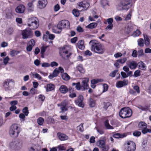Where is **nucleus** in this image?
Masks as SVG:
<instances>
[{"mask_svg":"<svg viewBox=\"0 0 151 151\" xmlns=\"http://www.w3.org/2000/svg\"><path fill=\"white\" fill-rule=\"evenodd\" d=\"M104 123L105 126L107 129H113V127L109 124L108 120L106 121Z\"/></svg>","mask_w":151,"mask_h":151,"instance_id":"4c0bfd02","label":"nucleus"},{"mask_svg":"<svg viewBox=\"0 0 151 151\" xmlns=\"http://www.w3.org/2000/svg\"><path fill=\"white\" fill-rule=\"evenodd\" d=\"M138 44L139 46L142 47L144 46V41L142 38H140L138 40Z\"/></svg>","mask_w":151,"mask_h":151,"instance_id":"c9c22d12","label":"nucleus"},{"mask_svg":"<svg viewBox=\"0 0 151 151\" xmlns=\"http://www.w3.org/2000/svg\"><path fill=\"white\" fill-rule=\"evenodd\" d=\"M137 54L138 57H140L144 55L143 50L142 49L139 50L137 52Z\"/></svg>","mask_w":151,"mask_h":151,"instance_id":"4d7b16f0","label":"nucleus"},{"mask_svg":"<svg viewBox=\"0 0 151 151\" xmlns=\"http://www.w3.org/2000/svg\"><path fill=\"white\" fill-rule=\"evenodd\" d=\"M48 47V46H42L41 48V54H42L41 57L43 58H44L43 54L45 52L47 49V47Z\"/></svg>","mask_w":151,"mask_h":151,"instance_id":"f704fd0d","label":"nucleus"},{"mask_svg":"<svg viewBox=\"0 0 151 151\" xmlns=\"http://www.w3.org/2000/svg\"><path fill=\"white\" fill-rule=\"evenodd\" d=\"M12 79H7L3 83V86L4 88L6 89L9 88V85L10 82L12 81Z\"/></svg>","mask_w":151,"mask_h":151,"instance_id":"393cba45","label":"nucleus"},{"mask_svg":"<svg viewBox=\"0 0 151 151\" xmlns=\"http://www.w3.org/2000/svg\"><path fill=\"white\" fill-rule=\"evenodd\" d=\"M106 21L109 24H113L112 23L113 22V19L112 18H109L107 19Z\"/></svg>","mask_w":151,"mask_h":151,"instance_id":"e2e57ef3","label":"nucleus"},{"mask_svg":"<svg viewBox=\"0 0 151 151\" xmlns=\"http://www.w3.org/2000/svg\"><path fill=\"white\" fill-rule=\"evenodd\" d=\"M103 87L104 90L103 91V92H106L107 91L108 89V85L106 84H104L103 85Z\"/></svg>","mask_w":151,"mask_h":151,"instance_id":"13d9d810","label":"nucleus"},{"mask_svg":"<svg viewBox=\"0 0 151 151\" xmlns=\"http://www.w3.org/2000/svg\"><path fill=\"white\" fill-rule=\"evenodd\" d=\"M38 99L40 101H44L45 99L44 95L42 94L38 96Z\"/></svg>","mask_w":151,"mask_h":151,"instance_id":"0e129e2a","label":"nucleus"},{"mask_svg":"<svg viewBox=\"0 0 151 151\" xmlns=\"http://www.w3.org/2000/svg\"><path fill=\"white\" fill-rule=\"evenodd\" d=\"M138 65L139 69L143 70H145L146 69V66L145 64L142 62L140 61L137 64Z\"/></svg>","mask_w":151,"mask_h":151,"instance_id":"bb28decb","label":"nucleus"},{"mask_svg":"<svg viewBox=\"0 0 151 151\" xmlns=\"http://www.w3.org/2000/svg\"><path fill=\"white\" fill-rule=\"evenodd\" d=\"M113 137L116 138H122L124 137L122 134L119 133H116L113 135Z\"/></svg>","mask_w":151,"mask_h":151,"instance_id":"49530a36","label":"nucleus"},{"mask_svg":"<svg viewBox=\"0 0 151 151\" xmlns=\"http://www.w3.org/2000/svg\"><path fill=\"white\" fill-rule=\"evenodd\" d=\"M118 70H115L110 73L109 76L111 77H115L116 73L117 72Z\"/></svg>","mask_w":151,"mask_h":151,"instance_id":"8fccbe9b","label":"nucleus"},{"mask_svg":"<svg viewBox=\"0 0 151 151\" xmlns=\"http://www.w3.org/2000/svg\"><path fill=\"white\" fill-rule=\"evenodd\" d=\"M46 34L47 35H48L49 38L50 39L53 40L55 37V35L53 34H50L49 32L47 31Z\"/></svg>","mask_w":151,"mask_h":151,"instance_id":"c03bdc74","label":"nucleus"},{"mask_svg":"<svg viewBox=\"0 0 151 151\" xmlns=\"http://www.w3.org/2000/svg\"><path fill=\"white\" fill-rule=\"evenodd\" d=\"M132 0H122L120 4L117 6V8L120 10H127L130 8L129 5L132 3Z\"/></svg>","mask_w":151,"mask_h":151,"instance_id":"423d86ee","label":"nucleus"},{"mask_svg":"<svg viewBox=\"0 0 151 151\" xmlns=\"http://www.w3.org/2000/svg\"><path fill=\"white\" fill-rule=\"evenodd\" d=\"M13 32V29L12 28H9L6 30V32L9 35H12Z\"/></svg>","mask_w":151,"mask_h":151,"instance_id":"5fc2aeb1","label":"nucleus"},{"mask_svg":"<svg viewBox=\"0 0 151 151\" xmlns=\"http://www.w3.org/2000/svg\"><path fill=\"white\" fill-rule=\"evenodd\" d=\"M140 34V31L138 29H137L134 31L132 35L134 37L138 36Z\"/></svg>","mask_w":151,"mask_h":151,"instance_id":"a19ab883","label":"nucleus"},{"mask_svg":"<svg viewBox=\"0 0 151 151\" xmlns=\"http://www.w3.org/2000/svg\"><path fill=\"white\" fill-rule=\"evenodd\" d=\"M21 131V129L18 125L13 124L10 127L9 130V134L12 137L16 138Z\"/></svg>","mask_w":151,"mask_h":151,"instance_id":"f03ea898","label":"nucleus"},{"mask_svg":"<svg viewBox=\"0 0 151 151\" xmlns=\"http://www.w3.org/2000/svg\"><path fill=\"white\" fill-rule=\"evenodd\" d=\"M140 71L139 70H138L134 72V76L135 77H136L140 76Z\"/></svg>","mask_w":151,"mask_h":151,"instance_id":"09e8293b","label":"nucleus"},{"mask_svg":"<svg viewBox=\"0 0 151 151\" xmlns=\"http://www.w3.org/2000/svg\"><path fill=\"white\" fill-rule=\"evenodd\" d=\"M147 124L145 122H139L138 127L140 130H141L142 132L144 134L147 132L151 133V129L147 128Z\"/></svg>","mask_w":151,"mask_h":151,"instance_id":"6e6552de","label":"nucleus"},{"mask_svg":"<svg viewBox=\"0 0 151 151\" xmlns=\"http://www.w3.org/2000/svg\"><path fill=\"white\" fill-rule=\"evenodd\" d=\"M30 75V76L33 77L35 76V78H37L39 80H40L42 79V77L41 76L37 73H31Z\"/></svg>","mask_w":151,"mask_h":151,"instance_id":"7c9ffc66","label":"nucleus"},{"mask_svg":"<svg viewBox=\"0 0 151 151\" xmlns=\"http://www.w3.org/2000/svg\"><path fill=\"white\" fill-rule=\"evenodd\" d=\"M89 104L91 107H93L95 105V101L92 98H90L89 99Z\"/></svg>","mask_w":151,"mask_h":151,"instance_id":"72a5a7b5","label":"nucleus"},{"mask_svg":"<svg viewBox=\"0 0 151 151\" xmlns=\"http://www.w3.org/2000/svg\"><path fill=\"white\" fill-rule=\"evenodd\" d=\"M55 88V86L51 84H49L47 85L46 90L47 91H51Z\"/></svg>","mask_w":151,"mask_h":151,"instance_id":"c85d7f7f","label":"nucleus"},{"mask_svg":"<svg viewBox=\"0 0 151 151\" xmlns=\"http://www.w3.org/2000/svg\"><path fill=\"white\" fill-rule=\"evenodd\" d=\"M57 135L59 139L61 141H64L67 140L68 139V137L66 134L61 133H58Z\"/></svg>","mask_w":151,"mask_h":151,"instance_id":"5701e85b","label":"nucleus"},{"mask_svg":"<svg viewBox=\"0 0 151 151\" xmlns=\"http://www.w3.org/2000/svg\"><path fill=\"white\" fill-rule=\"evenodd\" d=\"M67 105V101L66 100L62 102L60 104L58 105V106H60V109L61 110V111L60 112V113H63L64 112L68 110V108L66 107Z\"/></svg>","mask_w":151,"mask_h":151,"instance_id":"4468645a","label":"nucleus"},{"mask_svg":"<svg viewBox=\"0 0 151 151\" xmlns=\"http://www.w3.org/2000/svg\"><path fill=\"white\" fill-rule=\"evenodd\" d=\"M23 145L22 141L16 140L11 142L9 144V147L13 150H18L22 148Z\"/></svg>","mask_w":151,"mask_h":151,"instance_id":"0eeeda50","label":"nucleus"},{"mask_svg":"<svg viewBox=\"0 0 151 151\" xmlns=\"http://www.w3.org/2000/svg\"><path fill=\"white\" fill-rule=\"evenodd\" d=\"M100 4L103 8L108 6H109V0H100Z\"/></svg>","mask_w":151,"mask_h":151,"instance_id":"b1692460","label":"nucleus"},{"mask_svg":"<svg viewBox=\"0 0 151 151\" xmlns=\"http://www.w3.org/2000/svg\"><path fill=\"white\" fill-rule=\"evenodd\" d=\"M33 47L31 46L30 45H28L27 46L26 48L27 51L28 52L31 51L32 50Z\"/></svg>","mask_w":151,"mask_h":151,"instance_id":"774afa93","label":"nucleus"},{"mask_svg":"<svg viewBox=\"0 0 151 151\" xmlns=\"http://www.w3.org/2000/svg\"><path fill=\"white\" fill-rule=\"evenodd\" d=\"M35 44V42L34 40L33 39L31 40L29 42H28V45H30L31 46L33 47Z\"/></svg>","mask_w":151,"mask_h":151,"instance_id":"a18cd8bd","label":"nucleus"},{"mask_svg":"<svg viewBox=\"0 0 151 151\" xmlns=\"http://www.w3.org/2000/svg\"><path fill=\"white\" fill-rule=\"evenodd\" d=\"M77 31L79 32H82L83 30V28L80 26H78L76 28Z\"/></svg>","mask_w":151,"mask_h":151,"instance_id":"338daca9","label":"nucleus"},{"mask_svg":"<svg viewBox=\"0 0 151 151\" xmlns=\"http://www.w3.org/2000/svg\"><path fill=\"white\" fill-rule=\"evenodd\" d=\"M145 44L146 45H148L150 43V40L148 35L146 34H143Z\"/></svg>","mask_w":151,"mask_h":151,"instance_id":"cd10ccee","label":"nucleus"},{"mask_svg":"<svg viewBox=\"0 0 151 151\" xmlns=\"http://www.w3.org/2000/svg\"><path fill=\"white\" fill-rule=\"evenodd\" d=\"M38 7L40 9L45 8L47 4V0H39L38 1Z\"/></svg>","mask_w":151,"mask_h":151,"instance_id":"f3484780","label":"nucleus"},{"mask_svg":"<svg viewBox=\"0 0 151 151\" xmlns=\"http://www.w3.org/2000/svg\"><path fill=\"white\" fill-rule=\"evenodd\" d=\"M58 25L60 26L62 29L65 28H69L70 27V24L68 20H64L59 22Z\"/></svg>","mask_w":151,"mask_h":151,"instance_id":"9b49d317","label":"nucleus"},{"mask_svg":"<svg viewBox=\"0 0 151 151\" xmlns=\"http://www.w3.org/2000/svg\"><path fill=\"white\" fill-rule=\"evenodd\" d=\"M9 60V58L8 56L5 58L3 60V62L5 65H6L8 63V61Z\"/></svg>","mask_w":151,"mask_h":151,"instance_id":"bf43d9fd","label":"nucleus"},{"mask_svg":"<svg viewBox=\"0 0 151 151\" xmlns=\"http://www.w3.org/2000/svg\"><path fill=\"white\" fill-rule=\"evenodd\" d=\"M83 96L81 95L78 97L77 99L75 100V102L76 105L79 106L83 107L84 106V103L83 102Z\"/></svg>","mask_w":151,"mask_h":151,"instance_id":"f8f14e48","label":"nucleus"},{"mask_svg":"<svg viewBox=\"0 0 151 151\" xmlns=\"http://www.w3.org/2000/svg\"><path fill=\"white\" fill-rule=\"evenodd\" d=\"M72 85L73 86L76 85V88L78 90H80L82 88L80 85V83L79 82L76 83H73Z\"/></svg>","mask_w":151,"mask_h":151,"instance_id":"ea45409f","label":"nucleus"},{"mask_svg":"<svg viewBox=\"0 0 151 151\" xmlns=\"http://www.w3.org/2000/svg\"><path fill=\"white\" fill-rule=\"evenodd\" d=\"M77 68L78 70L81 73H83L85 71V70L83 68V65H79L77 67Z\"/></svg>","mask_w":151,"mask_h":151,"instance_id":"473e14b6","label":"nucleus"},{"mask_svg":"<svg viewBox=\"0 0 151 151\" xmlns=\"http://www.w3.org/2000/svg\"><path fill=\"white\" fill-rule=\"evenodd\" d=\"M39 24L38 19L36 17H32L27 19V26L32 29H37Z\"/></svg>","mask_w":151,"mask_h":151,"instance_id":"20e7f679","label":"nucleus"},{"mask_svg":"<svg viewBox=\"0 0 151 151\" xmlns=\"http://www.w3.org/2000/svg\"><path fill=\"white\" fill-rule=\"evenodd\" d=\"M71 89L72 88H69L68 90L66 86L64 85H62L60 86L59 90L62 93L65 94L67 93L69 90L70 91Z\"/></svg>","mask_w":151,"mask_h":151,"instance_id":"6ab92c4d","label":"nucleus"},{"mask_svg":"<svg viewBox=\"0 0 151 151\" xmlns=\"http://www.w3.org/2000/svg\"><path fill=\"white\" fill-rule=\"evenodd\" d=\"M52 30L54 33H60L62 31V29L60 26H59L58 23L57 26H55L53 27Z\"/></svg>","mask_w":151,"mask_h":151,"instance_id":"4be33fe9","label":"nucleus"},{"mask_svg":"<svg viewBox=\"0 0 151 151\" xmlns=\"http://www.w3.org/2000/svg\"><path fill=\"white\" fill-rule=\"evenodd\" d=\"M141 134V133L139 131H135L133 133V135L134 136L138 137Z\"/></svg>","mask_w":151,"mask_h":151,"instance_id":"052dcab7","label":"nucleus"},{"mask_svg":"<svg viewBox=\"0 0 151 151\" xmlns=\"http://www.w3.org/2000/svg\"><path fill=\"white\" fill-rule=\"evenodd\" d=\"M89 44L92 51L98 54H102L105 51V49L104 46L96 40H92L90 41Z\"/></svg>","mask_w":151,"mask_h":151,"instance_id":"f257e3e1","label":"nucleus"},{"mask_svg":"<svg viewBox=\"0 0 151 151\" xmlns=\"http://www.w3.org/2000/svg\"><path fill=\"white\" fill-rule=\"evenodd\" d=\"M129 66L131 69H135L137 66V64L134 61H132L130 63Z\"/></svg>","mask_w":151,"mask_h":151,"instance_id":"c756f323","label":"nucleus"},{"mask_svg":"<svg viewBox=\"0 0 151 151\" xmlns=\"http://www.w3.org/2000/svg\"><path fill=\"white\" fill-rule=\"evenodd\" d=\"M84 43V41L83 40H79L77 43L78 47L81 50L84 49L85 48Z\"/></svg>","mask_w":151,"mask_h":151,"instance_id":"a878e982","label":"nucleus"},{"mask_svg":"<svg viewBox=\"0 0 151 151\" xmlns=\"http://www.w3.org/2000/svg\"><path fill=\"white\" fill-rule=\"evenodd\" d=\"M62 77L64 80L66 81L69 80L70 78V76L65 73H64L62 74Z\"/></svg>","mask_w":151,"mask_h":151,"instance_id":"2f4dec72","label":"nucleus"},{"mask_svg":"<svg viewBox=\"0 0 151 151\" xmlns=\"http://www.w3.org/2000/svg\"><path fill=\"white\" fill-rule=\"evenodd\" d=\"M127 60V58H124L122 59L118 60V62H119L121 64H123Z\"/></svg>","mask_w":151,"mask_h":151,"instance_id":"603ef678","label":"nucleus"},{"mask_svg":"<svg viewBox=\"0 0 151 151\" xmlns=\"http://www.w3.org/2000/svg\"><path fill=\"white\" fill-rule=\"evenodd\" d=\"M70 48L67 45H65L60 49L59 53L62 58L64 60L68 59L71 55L70 52Z\"/></svg>","mask_w":151,"mask_h":151,"instance_id":"7ed1b4c3","label":"nucleus"},{"mask_svg":"<svg viewBox=\"0 0 151 151\" xmlns=\"http://www.w3.org/2000/svg\"><path fill=\"white\" fill-rule=\"evenodd\" d=\"M135 27L136 26L133 24L128 23L125 27L124 31L127 34H129L132 31L134 27Z\"/></svg>","mask_w":151,"mask_h":151,"instance_id":"ddd939ff","label":"nucleus"},{"mask_svg":"<svg viewBox=\"0 0 151 151\" xmlns=\"http://www.w3.org/2000/svg\"><path fill=\"white\" fill-rule=\"evenodd\" d=\"M57 148L58 149L59 151L64 150L65 149V147L62 145L58 146Z\"/></svg>","mask_w":151,"mask_h":151,"instance_id":"6e6d98bb","label":"nucleus"},{"mask_svg":"<svg viewBox=\"0 0 151 151\" xmlns=\"http://www.w3.org/2000/svg\"><path fill=\"white\" fill-rule=\"evenodd\" d=\"M128 84V81L124 80L123 81H119L116 84V86L119 88H121L124 86L127 85Z\"/></svg>","mask_w":151,"mask_h":151,"instance_id":"a211bd4d","label":"nucleus"},{"mask_svg":"<svg viewBox=\"0 0 151 151\" xmlns=\"http://www.w3.org/2000/svg\"><path fill=\"white\" fill-rule=\"evenodd\" d=\"M22 35L23 39H27L32 36L33 32L30 29H26L22 31Z\"/></svg>","mask_w":151,"mask_h":151,"instance_id":"9d476101","label":"nucleus"},{"mask_svg":"<svg viewBox=\"0 0 151 151\" xmlns=\"http://www.w3.org/2000/svg\"><path fill=\"white\" fill-rule=\"evenodd\" d=\"M97 24L96 23H92L86 27V28L89 29H93L97 26Z\"/></svg>","mask_w":151,"mask_h":151,"instance_id":"e433bc0d","label":"nucleus"},{"mask_svg":"<svg viewBox=\"0 0 151 151\" xmlns=\"http://www.w3.org/2000/svg\"><path fill=\"white\" fill-rule=\"evenodd\" d=\"M97 144L98 146L102 148V151H107V149L106 146V144L105 141L102 140L100 139L97 142Z\"/></svg>","mask_w":151,"mask_h":151,"instance_id":"2eb2a0df","label":"nucleus"},{"mask_svg":"<svg viewBox=\"0 0 151 151\" xmlns=\"http://www.w3.org/2000/svg\"><path fill=\"white\" fill-rule=\"evenodd\" d=\"M125 146L126 150L128 151H134L136 150V144L132 141H127L125 144Z\"/></svg>","mask_w":151,"mask_h":151,"instance_id":"1a4fd4ad","label":"nucleus"},{"mask_svg":"<svg viewBox=\"0 0 151 151\" xmlns=\"http://www.w3.org/2000/svg\"><path fill=\"white\" fill-rule=\"evenodd\" d=\"M132 114V111L128 107H124L122 108L119 112L120 116L124 119L130 117Z\"/></svg>","mask_w":151,"mask_h":151,"instance_id":"39448f33","label":"nucleus"},{"mask_svg":"<svg viewBox=\"0 0 151 151\" xmlns=\"http://www.w3.org/2000/svg\"><path fill=\"white\" fill-rule=\"evenodd\" d=\"M19 51L12 50L10 52V55L12 57L14 56L15 55H17L19 53Z\"/></svg>","mask_w":151,"mask_h":151,"instance_id":"37998d69","label":"nucleus"},{"mask_svg":"<svg viewBox=\"0 0 151 151\" xmlns=\"http://www.w3.org/2000/svg\"><path fill=\"white\" fill-rule=\"evenodd\" d=\"M78 6H79L82 7L84 9V10H86L89 7V4L86 1H83L80 2L78 4Z\"/></svg>","mask_w":151,"mask_h":151,"instance_id":"aec40b11","label":"nucleus"},{"mask_svg":"<svg viewBox=\"0 0 151 151\" xmlns=\"http://www.w3.org/2000/svg\"><path fill=\"white\" fill-rule=\"evenodd\" d=\"M96 130L97 132L101 134H104V130L101 129L97 128H96Z\"/></svg>","mask_w":151,"mask_h":151,"instance_id":"680f3d73","label":"nucleus"},{"mask_svg":"<svg viewBox=\"0 0 151 151\" xmlns=\"http://www.w3.org/2000/svg\"><path fill=\"white\" fill-rule=\"evenodd\" d=\"M22 111L25 116H27L29 114V112L28 110V108L27 107H24Z\"/></svg>","mask_w":151,"mask_h":151,"instance_id":"3c124183","label":"nucleus"},{"mask_svg":"<svg viewBox=\"0 0 151 151\" xmlns=\"http://www.w3.org/2000/svg\"><path fill=\"white\" fill-rule=\"evenodd\" d=\"M89 81V78H84L82 79L81 87L84 89H88L89 88L88 82Z\"/></svg>","mask_w":151,"mask_h":151,"instance_id":"dca6fc26","label":"nucleus"},{"mask_svg":"<svg viewBox=\"0 0 151 151\" xmlns=\"http://www.w3.org/2000/svg\"><path fill=\"white\" fill-rule=\"evenodd\" d=\"M44 122V119L43 118L40 117L37 119V122L38 124L42 125L43 124Z\"/></svg>","mask_w":151,"mask_h":151,"instance_id":"58836bf2","label":"nucleus"},{"mask_svg":"<svg viewBox=\"0 0 151 151\" xmlns=\"http://www.w3.org/2000/svg\"><path fill=\"white\" fill-rule=\"evenodd\" d=\"M59 73V72L57 68H56L53 71V74L54 76L56 77L57 76Z\"/></svg>","mask_w":151,"mask_h":151,"instance_id":"864d4df0","label":"nucleus"},{"mask_svg":"<svg viewBox=\"0 0 151 151\" xmlns=\"http://www.w3.org/2000/svg\"><path fill=\"white\" fill-rule=\"evenodd\" d=\"M73 14L76 17H78L80 14L79 11L76 9H74L72 12Z\"/></svg>","mask_w":151,"mask_h":151,"instance_id":"79ce46f5","label":"nucleus"},{"mask_svg":"<svg viewBox=\"0 0 151 151\" xmlns=\"http://www.w3.org/2000/svg\"><path fill=\"white\" fill-rule=\"evenodd\" d=\"M77 129L81 132H82L84 130L83 127V124L81 123L77 127Z\"/></svg>","mask_w":151,"mask_h":151,"instance_id":"de8ad7c7","label":"nucleus"},{"mask_svg":"<svg viewBox=\"0 0 151 151\" xmlns=\"http://www.w3.org/2000/svg\"><path fill=\"white\" fill-rule=\"evenodd\" d=\"M40 61L38 59L35 60L34 61V64L37 66H38L40 64Z\"/></svg>","mask_w":151,"mask_h":151,"instance_id":"69168bd1","label":"nucleus"},{"mask_svg":"<svg viewBox=\"0 0 151 151\" xmlns=\"http://www.w3.org/2000/svg\"><path fill=\"white\" fill-rule=\"evenodd\" d=\"M25 9V7L23 5H20L17 7L16 9L17 12L19 13H23Z\"/></svg>","mask_w":151,"mask_h":151,"instance_id":"412c9836","label":"nucleus"}]
</instances>
